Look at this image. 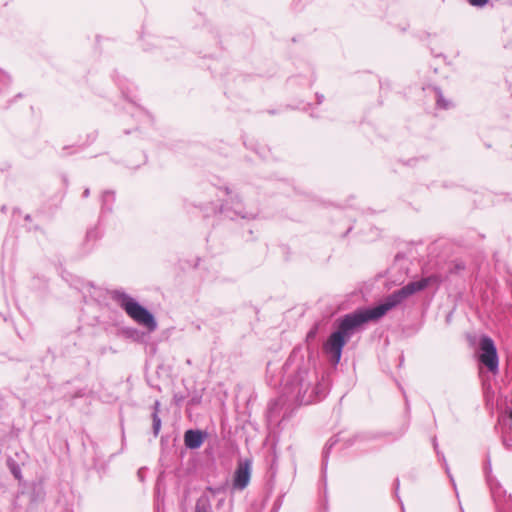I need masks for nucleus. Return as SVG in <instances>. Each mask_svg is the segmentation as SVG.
Here are the masks:
<instances>
[{"instance_id": "1", "label": "nucleus", "mask_w": 512, "mask_h": 512, "mask_svg": "<svg viewBox=\"0 0 512 512\" xmlns=\"http://www.w3.org/2000/svg\"><path fill=\"white\" fill-rule=\"evenodd\" d=\"M434 280L435 277L429 276L409 282L389 294L379 305L372 308L357 309L339 318L337 329L330 334L323 345V351L330 356L331 363L337 365L340 362L344 346L363 324L380 319L388 311L402 304L409 296L426 289Z\"/></svg>"}, {"instance_id": "2", "label": "nucleus", "mask_w": 512, "mask_h": 512, "mask_svg": "<svg viewBox=\"0 0 512 512\" xmlns=\"http://www.w3.org/2000/svg\"><path fill=\"white\" fill-rule=\"evenodd\" d=\"M287 375L286 386L295 393L296 401L300 405H308L320 399L323 392L316 370L309 361L297 359L293 351L283 366Z\"/></svg>"}, {"instance_id": "3", "label": "nucleus", "mask_w": 512, "mask_h": 512, "mask_svg": "<svg viewBox=\"0 0 512 512\" xmlns=\"http://www.w3.org/2000/svg\"><path fill=\"white\" fill-rule=\"evenodd\" d=\"M111 299L138 324L146 327L151 332L157 329V321L154 315L123 290H113Z\"/></svg>"}, {"instance_id": "4", "label": "nucleus", "mask_w": 512, "mask_h": 512, "mask_svg": "<svg viewBox=\"0 0 512 512\" xmlns=\"http://www.w3.org/2000/svg\"><path fill=\"white\" fill-rule=\"evenodd\" d=\"M206 211V216L221 214L231 220L238 217L242 219H253L256 216V214L248 213L244 210L238 196L230 197V202L226 200L225 203H222L220 206L210 203V207L206 208Z\"/></svg>"}, {"instance_id": "5", "label": "nucleus", "mask_w": 512, "mask_h": 512, "mask_svg": "<svg viewBox=\"0 0 512 512\" xmlns=\"http://www.w3.org/2000/svg\"><path fill=\"white\" fill-rule=\"evenodd\" d=\"M478 359L492 374L499 371V357L496 345L493 339L487 335H482L479 339Z\"/></svg>"}, {"instance_id": "6", "label": "nucleus", "mask_w": 512, "mask_h": 512, "mask_svg": "<svg viewBox=\"0 0 512 512\" xmlns=\"http://www.w3.org/2000/svg\"><path fill=\"white\" fill-rule=\"evenodd\" d=\"M492 497L499 512L512 511V495H507L501 484L496 481L488 480Z\"/></svg>"}, {"instance_id": "7", "label": "nucleus", "mask_w": 512, "mask_h": 512, "mask_svg": "<svg viewBox=\"0 0 512 512\" xmlns=\"http://www.w3.org/2000/svg\"><path fill=\"white\" fill-rule=\"evenodd\" d=\"M250 461L245 460L244 462H239L235 472H234V478H233V487L237 490H243L245 489L249 482L251 477V469H250Z\"/></svg>"}, {"instance_id": "8", "label": "nucleus", "mask_w": 512, "mask_h": 512, "mask_svg": "<svg viewBox=\"0 0 512 512\" xmlns=\"http://www.w3.org/2000/svg\"><path fill=\"white\" fill-rule=\"evenodd\" d=\"M207 433L201 430L189 429L184 433V444L188 449L194 450L202 446Z\"/></svg>"}, {"instance_id": "9", "label": "nucleus", "mask_w": 512, "mask_h": 512, "mask_svg": "<svg viewBox=\"0 0 512 512\" xmlns=\"http://www.w3.org/2000/svg\"><path fill=\"white\" fill-rule=\"evenodd\" d=\"M101 233L97 227H93L87 230L85 239L83 242V252H90L98 239H100Z\"/></svg>"}, {"instance_id": "10", "label": "nucleus", "mask_w": 512, "mask_h": 512, "mask_svg": "<svg viewBox=\"0 0 512 512\" xmlns=\"http://www.w3.org/2000/svg\"><path fill=\"white\" fill-rule=\"evenodd\" d=\"M194 512H212L211 499L206 493L197 499Z\"/></svg>"}, {"instance_id": "11", "label": "nucleus", "mask_w": 512, "mask_h": 512, "mask_svg": "<svg viewBox=\"0 0 512 512\" xmlns=\"http://www.w3.org/2000/svg\"><path fill=\"white\" fill-rule=\"evenodd\" d=\"M115 201V193L113 191H105L102 194V208L111 211L112 203Z\"/></svg>"}, {"instance_id": "12", "label": "nucleus", "mask_w": 512, "mask_h": 512, "mask_svg": "<svg viewBox=\"0 0 512 512\" xmlns=\"http://www.w3.org/2000/svg\"><path fill=\"white\" fill-rule=\"evenodd\" d=\"M337 441L338 440L335 438H330L324 447V450H323V467H324V469L327 466V460H328V455L330 453V450L337 443Z\"/></svg>"}, {"instance_id": "13", "label": "nucleus", "mask_w": 512, "mask_h": 512, "mask_svg": "<svg viewBox=\"0 0 512 512\" xmlns=\"http://www.w3.org/2000/svg\"><path fill=\"white\" fill-rule=\"evenodd\" d=\"M152 418V430L154 437H157L159 435V432L161 430L162 421L159 415H156V413H151Z\"/></svg>"}, {"instance_id": "14", "label": "nucleus", "mask_w": 512, "mask_h": 512, "mask_svg": "<svg viewBox=\"0 0 512 512\" xmlns=\"http://www.w3.org/2000/svg\"><path fill=\"white\" fill-rule=\"evenodd\" d=\"M9 84H10L9 75L6 72L0 70V93L5 91L8 88Z\"/></svg>"}, {"instance_id": "15", "label": "nucleus", "mask_w": 512, "mask_h": 512, "mask_svg": "<svg viewBox=\"0 0 512 512\" xmlns=\"http://www.w3.org/2000/svg\"><path fill=\"white\" fill-rule=\"evenodd\" d=\"M319 332V323H314V325L310 328L306 335V342L311 343L315 340L317 334Z\"/></svg>"}, {"instance_id": "16", "label": "nucleus", "mask_w": 512, "mask_h": 512, "mask_svg": "<svg viewBox=\"0 0 512 512\" xmlns=\"http://www.w3.org/2000/svg\"><path fill=\"white\" fill-rule=\"evenodd\" d=\"M435 91L437 94V105L443 109L449 108L450 103L443 97L440 88H436Z\"/></svg>"}, {"instance_id": "17", "label": "nucleus", "mask_w": 512, "mask_h": 512, "mask_svg": "<svg viewBox=\"0 0 512 512\" xmlns=\"http://www.w3.org/2000/svg\"><path fill=\"white\" fill-rule=\"evenodd\" d=\"M469 4L475 7H483L485 6L489 0H468Z\"/></svg>"}, {"instance_id": "18", "label": "nucleus", "mask_w": 512, "mask_h": 512, "mask_svg": "<svg viewBox=\"0 0 512 512\" xmlns=\"http://www.w3.org/2000/svg\"><path fill=\"white\" fill-rule=\"evenodd\" d=\"M151 408H152V413H156V415H159L160 409H161L160 401L155 400Z\"/></svg>"}, {"instance_id": "19", "label": "nucleus", "mask_w": 512, "mask_h": 512, "mask_svg": "<svg viewBox=\"0 0 512 512\" xmlns=\"http://www.w3.org/2000/svg\"><path fill=\"white\" fill-rule=\"evenodd\" d=\"M12 473L14 474L15 478L20 479V470L19 468H13Z\"/></svg>"}, {"instance_id": "20", "label": "nucleus", "mask_w": 512, "mask_h": 512, "mask_svg": "<svg viewBox=\"0 0 512 512\" xmlns=\"http://www.w3.org/2000/svg\"><path fill=\"white\" fill-rule=\"evenodd\" d=\"M183 399V396L174 395V400L176 403H180Z\"/></svg>"}, {"instance_id": "21", "label": "nucleus", "mask_w": 512, "mask_h": 512, "mask_svg": "<svg viewBox=\"0 0 512 512\" xmlns=\"http://www.w3.org/2000/svg\"><path fill=\"white\" fill-rule=\"evenodd\" d=\"M206 491H208V492H210V493H212V494L217 493V489H215V488H213V487H210V486H208V487L206 488Z\"/></svg>"}, {"instance_id": "22", "label": "nucleus", "mask_w": 512, "mask_h": 512, "mask_svg": "<svg viewBox=\"0 0 512 512\" xmlns=\"http://www.w3.org/2000/svg\"><path fill=\"white\" fill-rule=\"evenodd\" d=\"M89 195H90V190H89V188H86V189L84 190V192H83V197H84V198H87V197H89Z\"/></svg>"}, {"instance_id": "23", "label": "nucleus", "mask_w": 512, "mask_h": 512, "mask_svg": "<svg viewBox=\"0 0 512 512\" xmlns=\"http://www.w3.org/2000/svg\"><path fill=\"white\" fill-rule=\"evenodd\" d=\"M398 490H399V479H396V481H395V492H396V494L398 493Z\"/></svg>"}, {"instance_id": "24", "label": "nucleus", "mask_w": 512, "mask_h": 512, "mask_svg": "<svg viewBox=\"0 0 512 512\" xmlns=\"http://www.w3.org/2000/svg\"><path fill=\"white\" fill-rule=\"evenodd\" d=\"M433 445H434V448H435V450H436L437 454H438V455H440L439 451L437 450L438 444H437L436 439H434V441H433Z\"/></svg>"}, {"instance_id": "25", "label": "nucleus", "mask_w": 512, "mask_h": 512, "mask_svg": "<svg viewBox=\"0 0 512 512\" xmlns=\"http://www.w3.org/2000/svg\"><path fill=\"white\" fill-rule=\"evenodd\" d=\"M323 98H324V97H323V95H319V94H317V100H318V103H319V104H320V103H322Z\"/></svg>"}, {"instance_id": "26", "label": "nucleus", "mask_w": 512, "mask_h": 512, "mask_svg": "<svg viewBox=\"0 0 512 512\" xmlns=\"http://www.w3.org/2000/svg\"><path fill=\"white\" fill-rule=\"evenodd\" d=\"M442 457H444V456L442 455ZM443 462H444L445 467H446V472L449 474V468H448V466H447V463H446L445 458H443Z\"/></svg>"}, {"instance_id": "27", "label": "nucleus", "mask_w": 512, "mask_h": 512, "mask_svg": "<svg viewBox=\"0 0 512 512\" xmlns=\"http://www.w3.org/2000/svg\"><path fill=\"white\" fill-rule=\"evenodd\" d=\"M43 495H44V493H43V492H40V491H38V492H37V497H39V498H41V499H42V498H43Z\"/></svg>"}, {"instance_id": "28", "label": "nucleus", "mask_w": 512, "mask_h": 512, "mask_svg": "<svg viewBox=\"0 0 512 512\" xmlns=\"http://www.w3.org/2000/svg\"><path fill=\"white\" fill-rule=\"evenodd\" d=\"M225 193H226L227 195H230V194H231V191L229 190V188H227V187L225 188Z\"/></svg>"}, {"instance_id": "29", "label": "nucleus", "mask_w": 512, "mask_h": 512, "mask_svg": "<svg viewBox=\"0 0 512 512\" xmlns=\"http://www.w3.org/2000/svg\"><path fill=\"white\" fill-rule=\"evenodd\" d=\"M29 218H30V215H29V214H27V215H26V217H25V219H26V220H28Z\"/></svg>"}, {"instance_id": "30", "label": "nucleus", "mask_w": 512, "mask_h": 512, "mask_svg": "<svg viewBox=\"0 0 512 512\" xmlns=\"http://www.w3.org/2000/svg\"><path fill=\"white\" fill-rule=\"evenodd\" d=\"M20 97H22V94H20V93H19V94L16 96V98H20Z\"/></svg>"}, {"instance_id": "31", "label": "nucleus", "mask_w": 512, "mask_h": 512, "mask_svg": "<svg viewBox=\"0 0 512 512\" xmlns=\"http://www.w3.org/2000/svg\"><path fill=\"white\" fill-rule=\"evenodd\" d=\"M510 418L512 419V411L510 412Z\"/></svg>"}]
</instances>
